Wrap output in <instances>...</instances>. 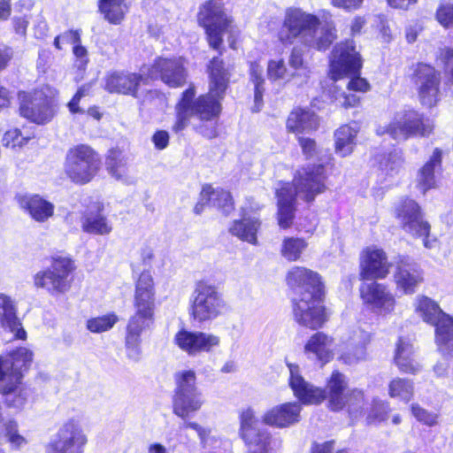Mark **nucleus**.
<instances>
[{
	"mask_svg": "<svg viewBox=\"0 0 453 453\" xmlns=\"http://www.w3.org/2000/svg\"><path fill=\"white\" fill-rule=\"evenodd\" d=\"M19 206L37 222H45L54 214V204L38 194H26L17 197Z\"/></svg>",
	"mask_w": 453,
	"mask_h": 453,
	"instance_id": "c756f323",
	"label": "nucleus"
},
{
	"mask_svg": "<svg viewBox=\"0 0 453 453\" xmlns=\"http://www.w3.org/2000/svg\"><path fill=\"white\" fill-rule=\"evenodd\" d=\"M0 309L1 326L14 333L15 340L25 341L27 339V332L17 317L15 305L12 299L4 294H0Z\"/></svg>",
	"mask_w": 453,
	"mask_h": 453,
	"instance_id": "473e14b6",
	"label": "nucleus"
},
{
	"mask_svg": "<svg viewBox=\"0 0 453 453\" xmlns=\"http://www.w3.org/2000/svg\"><path fill=\"white\" fill-rule=\"evenodd\" d=\"M359 291L363 303L373 312L387 315L395 310V297L388 286L372 281L362 284Z\"/></svg>",
	"mask_w": 453,
	"mask_h": 453,
	"instance_id": "412c9836",
	"label": "nucleus"
},
{
	"mask_svg": "<svg viewBox=\"0 0 453 453\" xmlns=\"http://www.w3.org/2000/svg\"><path fill=\"white\" fill-rule=\"evenodd\" d=\"M146 84L145 74L128 71H111L104 77V88L109 94L129 96L134 98L139 96L140 86Z\"/></svg>",
	"mask_w": 453,
	"mask_h": 453,
	"instance_id": "5701e85b",
	"label": "nucleus"
},
{
	"mask_svg": "<svg viewBox=\"0 0 453 453\" xmlns=\"http://www.w3.org/2000/svg\"><path fill=\"white\" fill-rule=\"evenodd\" d=\"M197 22L203 27L211 48L219 50L223 42V33L226 27L222 0H208L203 4L196 15Z\"/></svg>",
	"mask_w": 453,
	"mask_h": 453,
	"instance_id": "f3484780",
	"label": "nucleus"
},
{
	"mask_svg": "<svg viewBox=\"0 0 453 453\" xmlns=\"http://www.w3.org/2000/svg\"><path fill=\"white\" fill-rule=\"evenodd\" d=\"M369 82L359 76L352 78L347 84V91L335 89L334 91L333 98L337 106L342 108L355 107L358 105L360 98L350 91L356 92H367L370 90Z\"/></svg>",
	"mask_w": 453,
	"mask_h": 453,
	"instance_id": "f704fd0d",
	"label": "nucleus"
},
{
	"mask_svg": "<svg viewBox=\"0 0 453 453\" xmlns=\"http://www.w3.org/2000/svg\"><path fill=\"white\" fill-rule=\"evenodd\" d=\"M223 299L217 288L205 280L197 282L195 297L190 307V316L197 322L211 320L219 316Z\"/></svg>",
	"mask_w": 453,
	"mask_h": 453,
	"instance_id": "a211bd4d",
	"label": "nucleus"
},
{
	"mask_svg": "<svg viewBox=\"0 0 453 453\" xmlns=\"http://www.w3.org/2000/svg\"><path fill=\"white\" fill-rule=\"evenodd\" d=\"M391 264L386 252L375 246L367 247L360 254L359 277L361 280H382L390 272Z\"/></svg>",
	"mask_w": 453,
	"mask_h": 453,
	"instance_id": "b1692460",
	"label": "nucleus"
},
{
	"mask_svg": "<svg viewBox=\"0 0 453 453\" xmlns=\"http://www.w3.org/2000/svg\"><path fill=\"white\" fill-rule=\"evenodd\" d=\"M176 388L173 397V412L182 419L199 411L203 405L201 393L196 388V375L193 370L174 374Z\"/></svg>",
	"mask_w": 453,
	"mask_h": 453,
	"instance_id": "9d476101",
	"label": "nucleus"
},
{
	"mask_svg": "<svg viewBox=\"0 0 453 453\" xmlns=\"http://www.w3.org/2000/svg\"><path fill=\"white\" fill-rule=\"evenodd\" d=\"M212 186L210 184H206L203 187L201 192H200V197L198 202L196 203L194 207V212L196 214H201L205 206L211 205L210 204V196L212 194Z\"/></svg>",
	"mask_w": 453,
	"mask_h": 453,
	"instance_id": "13d9d810",
	"label": "nucleus"
},
{
	"mask_svg": "<svg viewBox=\"0 0 453 453\" xmlns=\"http://www.w3.org/2000/svg\"><path fill=\"white\" fill-rule=\"evenodd\" d=\"M333 449L334 441L315 442L311 448V453H332Z\"/></svg>",
	"mask_w": 453,
	"mask_h": 453,
	"instance_id": "774afa93",
	"label": "nucleus"
},
{
	"mask_svg": "<svg viewBox=\"0 0 453 453\" xmlns=\"http://www.w3.org/2000/svg\"><path fill=\"white\" fill-rule=\"evenodd\" d=\"M77 42H81L80 31L69 29V30L65 31L63 34L57 35L54 38L53 45L57 50H61L62 43L65 44V45H68V44L74 45Z\"/></svg>",
	"mask_w": 453,
	"mask_h": 453,
	"instance_id": "864d4df0",
	"label": "nucleus"
},
{
	"mask_svg": "<svg viewBox=\"0 0 453 453\" xmlns=\"http://www.w3.org/2000/svg\"><path fill=\"white\" fill-rule=\"evenodd\" d=\"M260 227V221L258 219L243 218L240 221H235L231 228L233 234L239 237L241 240L248 242L253 245L257 244V233Z\"/></svg>",
	"mask_w": 453,
	"mask_h": 453,
	"instance_id": "ea45409f",
	"label": "nucleus"
},
{
	"mask_svg": "<svg viewBox=\"0 0 453 453\" xmlns=\"http://www.w3.org/2000/svg\"><path fill=\"white\" fill-rule=\"evenodd\" d=\"M73 52L75 58L80 60L81 65L85 66L88 64V51L87 49L81 45V42L73 45Z\"/></svg>",
	"mask_w": 453,
	"mask_h": 453,
	"instance_id": "69168bd1",
	"label": "nucleus"
},
{
	"mask_svg": "<svg viewBox=\"0 0 453 453\" xmlns=\"http://www.w3.org/2000/svg\"><path fill=\"white\" fill-rule=\"evenodd\" d=\"M319 24V19L311 13L299 8L288 9L278 38L284 44H292L296 40L303 44L305 42H312L311 33Z\"/></svg>",
	"mask_w": 453,
	"mask_h": 453,
	"instance_id": "9b49d317",
	"label": "nucleus"
},
{
	"mask_svg": "<svg viewBox=\"0 0 453 453\" xmlns=\"http://www.w3.org/2000/svg\"><path fill=\"white\" fill-rule=\"evenodd\" d=\"M415 313L427 324L435 326V341L440 351L445 356L453 355V319L444 313L439 304L426 296H417Z\"/></svg>",
	"mask_w": 453,
	"mask_h": 453,
	"instance_id": "6e6552de",
	"label": "nucleus"
},
{
	"mask_svg": "<svg viewBox=\"0 0 453 453\" xmlns=\"http://www.w3.org/2000/svg\"><path fill=\"white\" fill-rule=\"evenodd\" d=\"M326 169L323 165H309L296 171L293 186L282 183L277 189L278 221L282 228L290 226L294 218L295 196L299 195L306 201H312L316 196L323 193L326 187Z\"/></svg>",
	"mask_w": 453,
	"mask_h": 453,
	"instance_id": "7ed1b4c3",
	"label": "nucleus"
},
{
	"mask_svg": "<svg viewBox=\"0 0 453 453\" xmlns=\"http://www.w3.org/2000/svg\"><path fill=\"white\" fill-rule=\"evenodd\" d=\"M29 137L24 136L19 128H12L7 130L2 138L3 146L6 148H22L28 141Z\"/></svg>",
	"mask_w": 453,
	"mask_h": 453,
	"instance_id": "09e8293b",
	"label": "nucleus"
},
{
	"mask_svg": "<svg viewBox=\"0 0 453 453\" xmlns=\"http://www.w3.org/2000/svg\"><path fill=\"white\" fill-rule=\"evenodd\" d=\"M371 342V334L360 328L353 329L345 340L346 349L341 354L340 359L346 365H353L365 361L368 357L367 345Z\"/></svg>",
	"mask_w": 453,
	"mask_h": 453,
	"instance_id": "cd10ccee",
	"label": "nucleus"
},
{
	"mask_svg": "<svg viewBox=\"0 0 453 453\" xmlns=\"http://www.w3.org/2000/svg\"><path fill=\"white\" fill-rule=\"evenodd\" d=\"M307 247L308 242L303 238L286 237L282 241L280 254L288 261H297Z\"/></svg>",
	"mask_w": 453,
	"mask_h": 453,
	"instance_id": "37998d69",
	"label": "nucleus"
},
{
	"mask_svg": "<svg viewBox=\"0 0 453 453\" xmlns=\"http://www.w3.org/2000/svg\"><path fill=\"white\" fill-rule=\"evenodd\" d=\"M394 281L396 288L405 295H411L423 281V273L410 257L400 256L395 262Z\"/></svg>",
	"mask_w": 453,
	"mask_h": 453,
	"instance_id": "bb28decb",
	"label": "nucleus"
},
{
	"mask_svg": "<svg viewBox=\"0 0 453 453\" xmlns=\"http://www.w3.org/2000/svg\"><path fill=\"white\" fill-rule=\"evenodd\" d=\"M55 91L43 85L30 91H19V114L31 123L45 125L50 122L57 113Z\"/></svg>",
	"mask_w": 453,
	"mask_h": 453,
	"instance_id": "1a4fd4ad",
	"label": "nucleus"
},
{
	"mask_svg": "<svg viewBox=\"0 0 453 453\" xmlns=\"http://www.w3.org/2000/svg\"><path fill=\"white\" fill-rule=\"evenodd\" d=\"M210 88L207 93L196 97V88L189 85L180 95L175 104V121L173 131L179 133L189 124L190 118L196 117L200 122L216 120L222 111V100L226 88L224 61L214 57L208 65Z\"/></svg>",
	"mask_w": 453,
	"mask_h": 453,
	"instance_id": "f257e3e1",
	"label": "nucleus"
},
{
	"mask_svg": "<svg viewBox=\"0 0 453 453\" xmlns=\"http://www.w3.org/2000/svg\"><path fill=\"white\" fill-rule=\"evenodd\" d=\"M50 265L38 271L33 276L34 286L45 290L50 296L67 293L74 281L77 270L76 262L71 255L63 251L49 258Z\"/></svg>",
	"mask_w": 453,
	"mask_h": 453,
	"instance_id": "0eeeda50",
	"label": "nucleus"
},
{
	"mask_svg": "<svg viewBox=\"0 0 453 453\" xmlns=\"http://www.w3.org/2000/svg\"><path fill=\"white\" fill-rule=\"evenodd\" d=\"M102 166V157L95 148L88 143H77L67 149L63 171L71 183L85 186L98 176Z\"/></svg>",
	"mask_w": 453,
	"mask_h": 453,
	"instance_id": "423d86ee",
	"label": "nucleus"
},
{
	"mask_svg": "<svg viewBox=\"0 0 453 453\" xmlns=\"http://www.w3.org/2000/svg\"><path fill=\"white\" fill-rule=\"evenodd\" d=\"M434 126L428 119L415 111L397 112L391 122L378 128L379 134H388L395 140H406L411 135L425 136L429 134Z\"/></svg>",
	"mask_w": 453,
	"mask_h": 453,
	"instance_id": "dca6fc26",
	"label": "nucleus"
},
{
	"mask_svg": "<svg viewBox=\"0 0 453 453\" xmlns=\"http://www.w3.org/2000/svg\"><path fill=\"white\" fill-rule=\"evenodd\" d=\"M411 411L413 417L419 423L427 426H434L439 424V415L434 411H429L418 403L411 405Z\"/></svg>",
	"mask_w": 453,
	"mask_h": 453,
	"instance_id": "49530a36",
	"label": "nucleus"
},
{
	"mask_svg": "<svg viewBox=\"0 0 453 453\" xmlns=\"http://www.w3.org/2000/svg\"><path fill=\"white\" fill-rule=\"evenodd\" d=\"M287 365L289 370V386L294 395L303 403L318 404L327 398L328 406L333 411H340L346 407L348 380L343 373L334 371L324 390L306 381L298 365L288 363Z\"/></svg>",
	"mask_w": 453,
	"mask_h": 453,
	"instance_id": "20e7f679",
	"label": "nucleus"
},
{
	"mask_svg": "<svg viewBox=\"0 0 453 453\" xmlns=\"http://www.w3.org/2000/svg\"><path fill=\"white\" fill-rule=\"evenodd\" d=\"M88 437L78 419L65 421L45 445V453H84Z\"/></svg>",
	"mask_w": 453,
	"mask_h": 453,
	"instance_id": "4468645a",
	"label": "nucleus"
},
{
	"mask_svg": "<svg viewBox=\"0 0 453 453\" xmlns=\"http://www.w3.org/2000/svg\"><path fill=\"white\" fill-rule=\"evenodd\" d=\"M347 403L346 406L349 411H356L360 408L364 403V392L358 388H353L347 391Z\"/></svg>",
	"mask_w": 453,
	"mask_h": 453,
	"instance_id": "4d7b16f0",
	"label": "nucleus"
},
{
	"mask_svg": "<svg viewBox=\"0 0 453 453\" xmlns=\"http://www.w3.org/2000/svg\"><path fill=\"white\" fill-rule=\"evenodd\" d=\"M323 296V292H301L292 301L294 319L311 329L322 327L328 319Z\"/></svg>",
	"mask_w": 453,
	"mask_h": 453,
	"instance_id": "f8f14e48",
	"label": "nucleus"
},
{
	"mask_svg": "<svg viewBox=\"0 0 453 453\" xmlns=\"http://www.w3.org/2000/svg\"><path fill=\"white\" fill-rule=\"evenodd\" d=\"M241 435L249 453H276L280 446L279 441L266 429L259 427V422L250 409L241 415Z\"/></svg>",
	"mask_w": 453,
	"mask_h": 453,
	"instance_id": "2eb2a0df",
	"label": "nucleus"
},
{
	"mask_svg": "<svg viewBox=\"0 0 453 453\" xmlns=\"http://www.w3.org/2000/svg\"><path fill=\"white\" fill-rule=\"evenodd\" d=\"M402 162L401 153L395 150L380 159V168L386 175L392 176L400 171Z\"/></svg>",
	"mask_w": 453,
	"mask_h": 453,
	"instance_id": "a18cd8bd",
	"label": "nucleus"
},
{
	"mask_svg": "<svg viewBox=\"0 0 453 453\" xmlns=\"http://www.w3.org/2000/svg\"><path fill=\"white\" fill-rule=\"evenodd\" d=\"M219 342L217 335L185 328L178 330L173 337V343L188 356L210 352L214 347L219 346Z\"/></svg>",
	"mask_w": 453,
	"mask_h": 453,
	"instance_id": "393cba45",
	"label": "nucleus"
},
{
	"mask_svg": "<svg viewBox=\"0 0 453 453\" xmlns=\"http://www.w3.org/2000/svg\"><path fill=\"white\" fill-rule=\"evenodd\" d=\"M286 127L288 132L296 134L310 133L319 127V119L313 111L298 108L290 112Z\"/></svg>",
	"mask_w": 453,
	"mask_h": 453,
	"instance_id": "72a5a7b5",
	"label": "nucleus"
},
{
	"mask_svg": "<svg viewBox=\"0 0 453 453\" xmlns=\"http://www.w3.org/2000/svg\"><path fill=\"white\" fill-rule=\"evenodd\" d=\"M298 142L302 149V152L306 158L310 159L318 157L319 149L314 140L311 138L299 137Z\"/></svg>",
	"mask_w": 453,
	"mask_h": 453,
	"instance_id": "6e6d98bb",
	"label": "nucleus"
},
{
	"mask_svg": "<svg viewBox=\"0 0 453 453\" xmlns=\"http://www.w3.org/2000/svg\"><path fill=\"white\" fill-rule=\"evenodd\" d=\"M362 67V58L353 41L335 45L330 60V74L336 81L344 76L356 75Z\"/></svg>",
	"mask_w": 453,
	"mask_h": 453,
	"instance_id": "6ab92c4d",
	"label": "nucleus"
},
{
	"mask_svg": "<svg viewBox=\"0 0 453 453\" xmlns=\"http://www.w3.org/2000/svg\"><path fill=\"white\" fill-rule=\"evenodd\" d=\"M97 8L108 23L120 25L129 11V4L127 0H97Z\"/></svg>",
	"mask_w": 453,
	"mask_h": 453,
	"instance_id": "c9c22d12",
	"label": "nucleus"
},
{
	"mask_svg": "<svg viewBox=\"0 0 453 453\" xmlns=\"http://www.w3.org/2000/svg\"><path fill=\"white\" fill-rule=\"evenodd\" d=\"M388 395L404 403L410 402L414 395V383L403 378H394L388 386Z\"/></svg>",
	"mask_w": 453,
	"mask_h": 453,
	"instance_id": "79ce46f5",
	"label": "nucleus"
},
{
	"mask_svg": "<svg viewBox=\"0 0 453 453\" xmlns=\"http://www.w3.org/2000/svg\"><path fill=\"white\" fill-rule=\"evenodd\" d=\"M89 86L85 84L78 88L71 100L67 103V107L72 114L83 113V110L80 107L81 98L88 94Z\"/></svg>",
	"mask_w": 453,
	"mask_h": 453,
	"instance_id": "5fc2aeb1",
	"label": "nucleus"
},
{
	"mask_svg": "<svg viewBox=\"0 0 453 453\" xmlns=\"http://www.w3.org/2000/svg\"><path fill=\"white\" fill-rule=\"evenodd\" d=\"M188 70L185 58L182 57L155 58L145 73V80L160 81L169 88H178L187 83Z\"/></svg>",
	"mask_w": 453,
	"mask_h": 453,
	"instance_id": "ddd939ff",
	"label": "nucleus"
},
{
	"mask_svg": "<svg viewBox=\"0 0 453 453\" xmlns=\"http://www.w3.org/2000/svg\"><path fill=\"white\" fill-rule=\"evenodd\" d=\"M83 232L96 235H107L112 231V226L104 215V204L99 200L90 199L85 205L81 216Z\"/></svg>",
	"mask_w": 453,
	"mask_h": 453,
	"instance_id": "a878e982",
	"label": "nucleus"
},
{
	"mask_svg": "<svg viewBox=\"0 0 453 453\" xmlns=\"http://www.w3.org/2000/svg\"><path fill=\"white\" fill-rule=\"evenodd\" d=\"M440 73L433 66L426 64L418 65L415 71V84L423 105H436L440 100Z\"/></svg>",
	"mask_w": 453,
	"mask_h": 453,
	"instance_id": "4be33fe9",
	"label": "nucleus"
},
{
	"mask_svg": "<svg viewBox=\"0 0 453 453\" xmlns=\"http://www.w3.org/2000/svg\"><path fill=\"white\" fill-rule=\"evenodd\" d=\"M358 125L352 123L339 127L334 133L335 152L341 157L350 155L356 145Z\"/></svg>",
	"mask_w": 453,
	"mask_h": 453,
	"instance_id": "e433bc0d",
	"label": "nucleus"
},
{
	"mask_svg": "<svg viewBox=\"0 0 453 453\" xmlns=\"http://www.w3.org/2000/svg\"><path fill=\"white\" fill-rule=\"evenodd\" d=\"M33 360V352L19 347L0 355V395L7 408H21L26 403L22 394L23 373Z\"/></svg>",
	"mask_w": 453,
	"mask_h": 453,
	"instance_id": "39448f33",
	"label": "nucleus"
},
{
	"mask_svg": "<svg viewBox=\"0 0 453 453\" xmlns=\"http://www.w3.org/2000/svg\"><path fill=\"white\" fill-rule=\"evenodd\" d=\"M169 134L165 130H157L151 137L154 147L158 150H165L169 144Z\"/></svg>",
	"mask_w": 453,
	"mask_h": 453,
	"instance_id": "680f3d73",
	"label": "nucleus"
},
{
	"mask_svg": "<svg viewBox=\"0 0 453 453\" xmlns=\"http://www.w3.org/2000/svg\"><path fill=\"white\" fill-rule=\"evenodd\" d=\"M441 163V151L435 149L429 159L424 166L419 170L417 176L418 188L425 194L428 189L436 186L434 176L435 167L440 166Z\"/></svg>",
	"mask_w": 453,
	"mask_h": 453,
	"instance_id": "4c0bfd02",
	"label": "nucleus"
},
{
	"mask_svg": "<svg viewBox=\"0 0 453 453\" xmlns=\"http://www.w3.org/2000/svg\"><path fill=\"white\" fill-rule=\"evenodd\" d=\"M389 411L390 407L388 403H375L367 416V423L372 425L386 420Z\"/></svg>",
	"mask_w": 453,
	"mask_h": 453,
	"instance_id": "8fccbe9b",
	"label": "nucleus"
},
{
	"mask_svg": "<svg viewBox=\"0 0 453 453\" xmlns=\"http://www.w3.org/2000/svg\"><path fill=\"white\" fill-rule=\"evenodd\" d=\"M397 218L403 227L408 233L417 237H424V246L427 249L434 247L435 240H428L430 226L422 219L419 206L411 200L407 199L396 210Z\"/></svg>",
	"mask_w": 453,
	"mask_h": 453,
	"instance_id": "aec40b11",
	"label": "nucleus"
},
{
	"mask_svg": "<svg viewBox=\"0 0 453 453\" xmlns=\"http://www.w3.org/2000/svg\"><path fill=\"white\" fill-rule=\"evenodd\" d=\"M395 362L403 372L416 373L420 370V365L414 357L412 345L403 339L397 343Z\"/></svg>",
	"mask_w": 453,
	"mask_h": 453,
	"instance_id": "58836bf2",
	"label": "nucleus"
},
{
	"mask_svg": "<svg viewBox=\"0 0 453 453\" xmlns=\"http://www.w3.org/2000/svg\"><path fill=\"white\" fill-rule=\"evenodd\" d=\"M335 8L342 9L347 12H352L362 6L364 0H328Z\"/></svg>",
	"mask_w": 453,
	"mask_h": 453,
	"instance_id": "052dcab7",
	"label": "nucleus"
},
{
	"mask_svg": "<svg viewBox=\"0 0 453 453\" xmlns=\"http://www.w3.org/2000/svg\"><path fill=\"white\" fill-rule=\"evenodd\" d=\"M438 22L444 27H453V4L442 2L436 12Z\"/></svg>",
	"mask_w": 453,
	"mask_h": 453,
	"instance_id": "603ef678",
	"label": "nucleus"
},
{
	"mask_svg": "<svg viewBox=\"0 0 453 453\" xmlns=\"http://www.w3.org/2000/svg\"><path fill=\"white\" fill-rule=\"evenodd\" d=\"M288 284L291 288H298L301 292H323V286L319 275L305 267L296 266L287 276Z\"/></svg>",
	"mask_w": 453,
	"mask_h": 453,
	"instance_id": "7c9ffc66",
	"label": "nucleus"
},
{
	"mask_svg": "<svg viewBox=\"0 0 453 453\" xmlns=\"http://www.w3.org/2000/svg\"><path fill=\"white\" fill-rule=\"evenodd\" d=\"M121 150L118 147H114L108 150L105 157L108 173L117 179H120L122 177V174L119 172V168L121 166Z\"/></svg>",
	"mask_w": 453,
	"mask_h": 453,
	"instance_id": "de8ad7c7",
	"label": "nucleus"
},
{
	"mask_svg": "<svg viewBox=\"0 0 453 453\" xmlns=\"http://www.w3.org/2000/svg\"><path fill=\"white\" fill-rule=\"evenodd\" d=\"M291 71L300 68L305 65L303 58V53L300 49L293 48L288 60Z\"/></svg>",
	"mask_w": 453,
	"mask_h": 453,
	"instance_id": "e2e57ef3",
	"label": "nucleus"
},
{
	"mask_svg": "<svg viewBox=\"0 0 453 453\" xmlns=\"http://www.w3.org/2000/svg\"><path fill=\"white\" fill-rule=\"evenodd\" d=\"M301 404L286 403L267 411L263 416V421L269 426L287 427L300 420Z\"/></svg>",
	"mask_w": 453,
	"mask_h": 453,
	"instance_id": "c85d7f7f",
	"label": "nucleus"
},
{
	"mask_svg": "<svg viewBox=\"0 0 453 453\" xmlns=\"http://www.w3.org/2000/svg\"><path fill=\"white\" fill-rule=\"evenodd\" d=\"M334 339L323 332L313 334L306 342L303 351L309 358H314L325 365L334 357Z\"/></svg>",
	"mask_w": 453,
	"mask_h": 453,
	"instance_id": "2f4dec72",
	"label": "nucleus"
},
{
	"mask_svg": "<svg viewBox=\"0 0 453 453\" xmlns=\"http://www.w3.org/2000/svg\"><path fill=\"white\" fill-rule=\"evenodd\" d=\"M311 68L305 65L300 68L289 72V79L295 81L297 85L306 84L311 77Z\"/></svg>",
	"mask_w": 453,
	"mask_h": 453,
	"instance_id": "bf43d9fd",
	"label": "nucleus"
},
{
	"mask_svg": "<svg viewBox=\"0 0 453 453\" xmlns=\"http://www.w3.org/2000/svg\"><path fill=\"white\" fill-rule=\"evenodd\" d=\"M250 79L254 83V86L260 85L263 86L264 79H263V68L257 63L250 64Z\"/></svg>",
	"mask_w": 453,
	"mask_h": 453,
	"instance_id": "0e129e2a",
	"label": "nucleus"
},
{
	"mask_svg": "<svg viewBox=\"0 0 453 453\" xmlns=\"http://www.w3.org/2000/svg\"><path fill=\"white\" fill-rule=\"evenodd\" d=\"M312 42H305V45L319 50H326L336 39V29L332 23H326L319 30V27L311 33Z\"/></svg>",
	"mask_w": 453,
	"mask_h": 453,
	"instance_id": "a19ab883",
	"label": "nucleus"
},
{
	"mask_svg": "<svg viewBox=\"0 0 453 453\" xmlns=\"http://www.w3.org/2000/svg\"><path fill=\"white\" fill-rule=\"evenodd\" d=\"M134 313L129 317L125 333V348L129 357L141 354L142 334L154 328L156 323V284L149 270L142 271L135 282Z\"/></svg>",
	"mask_w": 453,
	"mask_h": 453,
	"instance_id": "f03ea898",
	"label": "nucleus"
},
{
	"mask_svg": "<svg viewBox=\"0 0 453 453\" xmlns=\"http://www.w3.org/2000/svg\"><path fill=\"white\" fill-rule=\"evenodd\" d=\"M267 75L270 80L277 81L289 78V72L282 59L270 60L267 65Z\"/></svg>",
	"mask_w": 453,
	"mask_h": 453,
	"instance_id": "3c124183",
	"label": "nucleus"
},
{
	"mask_svg": "<svg viewBox=\"0 0 453 453\" xmlns=\"http://www.w3.org/2000/svg\"><path fill=\"white\" fill-rule=\"evenodd\" d=\"M118 321V315L111 311L88 319L86 321V327L91 333L100 334L111 330Z\"/></svg>",
	"mask_w": 453,
	"mask_h": 453,
	"instance_id": "c03bdc74",
	"label": "nucleus"
},
{
	"mask_svg": "<svg viewBox=\"0 0 453 453\" xmlns=\"http://www.w3.org/2000/svg\"><path fill=\"white\" fill-rule=\"evenodd\" d=\"M13 58V52L11 48H0V73L4 71Z\"/></svg>",
	"mask_w": 453,
	"mask_h": 453,
	"instance_id": "338daca9",
	"label": "nucleus"
}]
</instances>
